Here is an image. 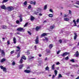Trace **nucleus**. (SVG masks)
Instances as JSON below:
<instances>
[{"mask_svg":"<svg viewBox=\"0 0 79 79\" xmlns=\"http://www.w3.org/2000/svg\"><path fill=\"white\" fill-rule=\"evenodd\" d=\"M28 24V23H25V24L24 25V27H26L27 26V25Z\"/></svg>","mask_w":79,"mask_h":79,"instance_id":"obj_39","label":"nucleus"},{"mask_svg":"<svg viewBox=\"0 0 79 79\" xmlns=\"http://www.w3.org/2000/svg\"><path fill=\"white\" fill-rule=\"evenodd\" d=\"M47 59H48L47 57H46L44 59V60L46 61V60H47Z\"/></svg>","mask_w":79,"mask_h":79,"instance_id":"obj_57","label":"nucleus"},{"mask_svg":"<svg viewBox=\"0 0 79 79\" xmlns=\"http://www.w3.org/2000/svg\"><path fill=\"white\" fill-rule=\"evenodd\" d=\"M14 52H15V51H11L10 52L11 54H13L14 53Z\"/></svg>","mask_w":79,"mask_h":79,"instance_id":"obj_48","label":"nucleus"},{"mask_svg":"<svg viewBox=\"0 0 79 79\" xmlns=\"http://www.w3.org/2000/svg\"><path fill=\"white\" fill-rule=\"evenodd\" d=\"M47 8V5H45L44 7V10H46Z\"/></svg>","mask_w":79,"mask_h":79,"instance_id":"obj_31","label":"nucleus"},{"mask_svg":"<svg viewBox=\"0 0 79 79\" xmlns=\"http://www.w3.org/2000/svg\"><path fill=\"white\" fill-rule=\"evenodd\" d=\"M12 65H13V66H15V64H16V63H15V62L14 61H13L12 62Z\"/></svg>","mask_w":79,"mask_h":79,"instance_id":"obj_35","label":"nucleus"},{"mask_svg":"<svg viewBox=\"0 0 79 79\" xmlns=\"http://www.w3.org/2000/svg\"><path fill=\"white\" fill-rule=\"evenodd\" d=\"M59 78H60V77H62V76L61 75V74H59V77H58Z\"/></svg>","mask_w":79,"mask_h":79,"instance_id":"obj_41","label":"nucleus"},{"mask_svg":"<svg viewBox=\"0 0 79 79\" xmlns=\"http://www.w3.org/2000/svg\"><path fill=\"white\" fill-rule=\"evenodd\" d=\"M36 9L37 11H42V9L40 7L37 8Z\"/></svg>","mask_w":79,"mask_h":79,"instance_id":"obj_13","label":"nucleus"},{"mask_svg":"<svg viewBox=\"0 0 79 79\" xmlns=\"http://www.w3.org/2000/svg\"><path fill=\"white\" fill-rule=\"evenodd\" d=\"M24 66V64H21L20 65H19V69H23V68Z\"/></svg>","mask_w":79,"mask_h":79,"instance_id":"obj_6","label":"nucleus"},{"mask_svg":"<svg viewBox=\"0 0 79 79\" xmlns=\"http://www.w3.org/2000/svg\"><path fill=\"white\" fill-rule=\"evenodd\" d=\"M22 60L23 59V60H26V57L25 56H23L22 57Z\"/></svg>","mask_w":79,"mask_h":79,"instance_id":"obj_25","label":"nucleus"},{"mask_svg":"<svg viewBox=\"0 0 79 79\" xmlns=\"http://www.w3.org/2000/svg\"><path fill=\"white\" fill-rule=\"evenodd\" d=\"M45 40H47V41L48 40V38L45 37Z\"/></svg>","mask_w":79,"mask_h":79,"instance_id":"obj_53","label":"nucleus"},{"mask_svg":"<svg viewBox=\"0 0 79 79\" xmlns=\"http://www.w3.org/2000/svg\"><path fill=\"white\" fill-rule=\"evenodd\" d=\"M69 14H70V15H71V14H72V12H71V11L70 10H69Z\"/></svg>","mask_w":79,"mask_h":79,"instance_id":"obj_43","label":"nucleus"},{"mask_svg":"<svg viewBox=\"0 0 79 79\" xmlns=\"http://www.w3.org/2000/svg\"><path fill=\"white\" fill-rule=\"evenodd\" d=\"M70 61H71V62H72V63H74L75 62V61H74V59H73L72 60H70Z\"/></svg>","mask_w":79,"mask_h":79,"instance_id":"obj_36","label":"nucleus"},{"mask_svg":"<svg viewBox=\"0 0 79 79\" xmlns=\"http://www.w3.org/2000/svg\"><path fill=\"white\" fill-rule=\"evenodd\" d=\"M28 33L29 34V35H31V32H30V31H28Z\"/></svg>","mask_w":79,"mask_h":79,"instance_id":"obj_51","label":"nucleus"},{"mask_svg":"<svg viewBox=\"0 0 79 79\" xmlns=\"http://www.w3.org/2000/svg\"><path fill=\"white\" fill-rule=\"evenodd\" d=\"M74 66H76V67H78V66H78V65H77V64L74 65Z\"/></svg>","mask_w":79,"mask_h":79,"instance_id":"obj_59","label":"nucleus"},{"mask_svg":"<svg viewBox=\"0 0 79 79\" xmlns=\"http://www.w3.org/2000/svg\"><path fill=\"white\" fill-rule=\"evenodd\" d=\"M7 45H10V41H7Z\"/></svg>","mask_w":79,"mask_h":79,"instance_id":"obj_45","label":"nucleus"},{"mask_svg":"<svg viewBox=\"0 0 79 79\" xmlns=\"http://www.w3.org/2000/svg\"><path fill=\"white\" fill-rule=\"evenodd\" d=\"M24 5H27V1H25L24 3Z\"/></svg>","mask_w":79,"mask_h":79,"instance_id":"obj_40","label":"nucleus"},{"mask_svg":"<svg viewBox=\"0 0 79 79\" xmlns=\"http://www.w3.org/2000/svg\"><path fill=\"white\" fill-rule=\"evenodd\" d=\"M30 3H31V5H33V2L32 1H31L30 2Z\"/></svg>","mask_w":79,"mask_h":79,"instance_id":"obj_55","label":"nucleus"},{"mask_svg":"<svg viewBox=\"0 0 79 79\" xmlns=\"http://www.w3.org/2000/svg\"><path fill=\"white\" fill-rule=\"evenodd\" d=\"M53 44H50L49 45V48L50 49H51L52 48V47H53Z\"/></svg>","mask_w":79,"mask_h":79,"instance_id":"obj_26","label":"nucleus"},{"mask_svg":"<svg viewBox=\"0 0 79 79\" xmlns=\"http://www.w3.org/2000/svg\"><path fill=\"white\" fill-rule=\"evenodd\" d=\"M49 11H50V12H51L52 13H53V10H52V9H49Z\"/></svg>","mask_w":79,"mask_h":79,"instance_id":"obj_38","label":"nucleus"},{"mask_svg":"<svg viewBox=\"0 0 79 79\" xmlns=\"http://www.w3.org/2000/svg\"><path fill=\"white\" fill-rule=\"evenodd\" d=\"M27 69H30V67L28 66L27 67Z\"/></svg>","mask_w":79,"mask_h":79,"instance_id":"obj_64","label":"nucleus"},{"mask_svg":"<svg viewBox=\"0 0 79 79\" xmlns=\"http://www.w3.org/2000/svg\"><path fill=\"white\" fill-rule=\"evenodd\" d=\"M39 56L40 57H41L42 56V55H41V54H39Z\"/></svg>","mask_w":79,"mask_h":79,"instance_id":"obj_63","label":"nucleus"},{"mask_svg":"<svg viewBox=\"0 0 79 79\" xmlns=\"http://www.w3.org/2000/svg\"><path fill=\"white\" fill-rule=\"evenodd\" d=\"M1 54L2 55H5V52L3 50H2L1 51Z\"/></svg>","mask_w":79,"mask_h":79,"instance_id":"obj_18","label":"nucleus"},{"mask_svg":"<svg viewBox=\"0 0 79 79\" xmlns=\"http://www.w3.org/2000/svg\"><path fill=\"white\" fill-rule=\"evenodd\" d=\"M0 67L1 69L3 70V71H5V73H6V68L4 67L3 66H1Z\"/></svg>","mask_w":79,"mask_h":79,"instance_id":"obj_3","label":"nucleus"},{"mask_svg":"<svg viewBox=\"0 0 79 79\" xmlns=\"http://www.w3.org/2000/svg\"><path fill=\"white\" fill-rule=\"evenodd\" d=\"M74 5V6H75L77 8H79V6H76V5Z\"/></svg>","mask_w":79,"mask_h":79,"instance_id":"obj_61","label":"nucleus"},{"mask_svg":"<svg viewBox=\"0 0 79 79\" xmlns=\"http://www.w3.org/2000/svg\"><path fill=\"white\" fill-rule=\"evenodd\" d=\"M60 64V62H57L56 63V64L57 65H58V64Z\"/></svg>","mask_w":79,"mask_h":79,"instance_id":"obj_50","label":"nucleus"},{"mask_svg":"<svg viewBox=\"0 0 79 79\" xmlns=\"http://www.w3.org/2000/svg\"><path fill=\"white\" fill-rule=\"evenodd\" d=\"M59 42H60V44H61V43L62 42V40H59Z\"/></svg>","mask_w":79,"mask_h":79,"instance_id":"obj_47","label":"nucleus"},{"mask_svg":"<svg viewBox=\"0 0 79 79\" xmlns=\"http://www.w3.org/2000/svg\"><path fill=\"white\" fill-rule=\"evenodd\" d=\"M76 22H77V23H79V19H78L77 20Z\"/></svg>","mask_w":79,"mask_h":79,"instance_id":"obj_56","label":"nucleus"},{"mask_svg":"<svg viewBox=\"0 0 79 79\" xmlns=\"http://www.w3.org/2000/svg\"><path fill=\"white\" fill-rule=\"evenodd\" d=\"M45 70H46V71H50V70L49 69V67H48V66H47L45 68Z\"/></svg>","mask_w":79,"mask_h":79,"instance_id":"obj_22","label":"nucleus"},{"mask_svg":"<svg viewBox=\"0 0 79 79\" xmlns=\"http://www.w3.org/2000/svg\"><path fill=\"white\" fill-rule=\"evenodd\" d=\"M54 73L55 74V76H56V74H57V73H58V71H57L56 70H55L54 71Z\"/></svg>","mask_w":79,"mask_h":79,"instance_id":"obj_28","label":"nucleus"},{"mask_svg":"<svg viewBox=\"0 0 79 79\" xmlns=\"http://www.w3.org/2000/svg\"><path fill=\"white\" fill-rule=\"evenodd\" d=\"M52 70H54V69H55V64L52 65Z\"/></svg>","mask_w":79,"mask_h":79,"instance_id":"obj_21","label":"nucleus"},{"mask_svg":"<svg viewBox=\"0 0 79 79\" xmlns=\"http://www.w3.org/2000/svg\"><path fill=\"white\" fill-rule=\"evenodd\" d=\"M8 1V0H3L2 3H5Z\"/></svg>","mask_w":79,"mask_h":79,"instance_id":"obj_34","label":"nucleus"},{"mask_svg":"<svg viewBox=\"0 0 79 79\" xmlns=\"http://www.w3.org/2000/svg\"><path fill=\"white\" fill-rule=\"evenodd\" d=\"M15 34L16 35V34H18L19 35H20L21 34L19 32H17L16 33H15Z\"/></svg>","mask_w":79,"mask_h":79,"instance_id":"obj_44","label":"nucleus"},{"mask_svg":"<svg viewBox=\"0 0 79 79\" xmlns=\"http://www.w3.org/2000/svg\"><path fill=\"white\" fill-rule=\"evenodd\" d=\"M28 61H31L33 59V58H34V57L31 56H28Z\"/></svg>","mask_w":79,"mask_h":79,"instance_id":"obj_2","label":"nucleus"},{"mask_svg":"<svg viewBox=\"0 0 79 79\" xmlns=\"http://www.w3.org/2000/svg\"><path fill=\"white\" fill-rule=\"evenodd\" d=\"M17 31H23L24 32V31H25V29H23V28H22V27H19L18 28H17Z\"/></svg>","mask_w":79,"mask_h":79,"instance_id":"obj_4","label":"nucleus"},{"mask_svg":"<svg viewBox=\"0 0 79 79\" xmlns=\"http://www.w3.org/2000/svg\"><path fill=\"white\" fill-rule=\"evenodd\" d=\"M39 37L37 36L36 40H35V42L36 44H39Z\"/></svg>","mask_w":79,"mask_h":79,"instance_id":"obj_5","label":"nucleus"},{"mask_svg":"<svg viewBox=\"0 0 79 79\" xmlns=\"http://www.w3.org/2000/svg\"><path fill=\"white\" fill-rule=\"evenodd\" d=\"M24 73H30L31 72V70H24Z\"/></svg>","mask_w":79,"mask_h":79,"instance_id":"obj_7","label":"nucleus"},{"mask_svg":"<svg viewBox=\"0 0 79 79\" xmlns=\"http://www.w3.org/2000/svg\"><path fill=\"white\" fill-rule=\"evenodd\" d=\"M74 34L75 35L74 37V40H76V38H77V33H74Z\"/></svg>","mask_w":79,"mask_h":79,"instance_id":"obj_14","label":"nucleus"},{"mask_svg":"<svg viewBox=\"0 0 79 79\" xmlns=\"http://www.w3.org/2000/svg\"><path fill=\"white\" fill-rule=\"evenodd\" d=\"M60 51H59L57 52V54H58L60 53Z\"/></svg>","mask_w":79,"mask_h":79,"instance_id":"obj_54","label":"nucleus"},{"mask_svg":"<svg viewBox=\"0 0 79 79\" xmlns=\"http://www.w3.org/2000/svg\"><path fill=\"white\" fill-rule=\"evenodd\" d=\"M15 47L17 49L16 50L15 53L16 54H17V53H18V52H19V53H20V50H21V48H20V47L19 46H16Z\"/></svg>","mask_w":79,"mask_h":79,"instance_id":"obj_1","label":"nucleus"},{"mask_svg":"<svg viewBox=\"0 0 79 79\" xmlns=\"http://www.w3.org/2000/svg\"><path fill=\"white\" fill-rule=\"evenodd\" d=\"M28 9H30V8H31V5H29L28 6Z\"/></svg>","mask_w":79,"mask_h":79,"instance_id":"obj_46","label":"nucleus"},{"mask_svg":"<svg viewBox=\"0 0 79 79\" xmlns=\"http://www.w3.org/2000/svg\"><path fill=\"white\" fill-rule=\"evenodd\" d=\"M50 29H54V28H55V26H51L50 27Z\"/></svg>","mask_w":79,"mask_h":79,"instance_id":"obj_33","label":"nucleus"},{"mask_svg":"<svg viewBox=\"0 0 79 79\" xmlns=\"http://www.w3.org/2000/svg\"><path fill=\"white\" fill-rule=\"evenodd\" d=\"M47 35V33H44L41 35V37H43V36H45V35Z\"/></svg>","mask_w":79,"mask_h":79,"instance_id":"obj_15","label":"nucleus"},{"mask_svg":"<svg viewBox=\"0 0 79 79\" xmlns=\"http://www.w3.org/2000/svg\"><path fill=\"white\" fill-rule=\"evenodd\" d=\"M35 3H36V2H33V4L34 5H35Z\"/></svg>","mask_w":79,"mask_h":79,"instance_id":"obj_58","label":"nucleus"},{"mask_svg":"<svg viewBox=\"0 0 79 79\" xmlns=\"http://www.w3.org/2000/svg\"><path fill=\"white\" fill-rule=\"evenodd\" d=\"M26 55H30V52H29V50H28L27 52H25Z\"/></svg>","mask_w":79,"mask_h":79,"instance_id":"obj_19","label":"nucleus"},{"mask_svg":"<svg viewBox=\"0 0 79 79\" xmlns=\"http://www.w3.org/2000/svg\"><path fill=\"white\" fill-rule=\"evenodd\" d=\"M16 23H17V24H19V21L17 20L16 22Z\"/></svg>","mask_w":79,"mask_h":79,"instance_id":"obj_49","label":"nucleus"},{"mask_svg":"<svg viewBox=\"0 0 79 79\" xmlns=\"http://www.w3.org/2000/svg\"><path fill=\"white\" fill-rule=\"evenodd\" d=\"M48 16L49 17H50V18H52L53 17V14H49L48 15Z\"/></svg>","mask_w":79,"mask_h":79,"instance_id":"obj_29","label":"nucleus"},{"mask_svg":"<svg viewBox=\"0 0 79 79\" xmlns=\"http://www.w3.org/2000/svg\"><path fill=\"white\" fill-rule=\"evenodd\" d=\"M79 52L77 51L76 53L74 55V56H76V57H78L79 56Z\"/></svg>","mask_w":79,"mask_h":79,"instance_id":"obj_9","label":"nucleus"},{"mask_svg":"<svg viewBox=\"0 0 79 79\" xmlns=\"http://www.w3.org/2000/svg\"><path fill=\"white\" fill-rule=\"evenodd\" d=\"M64 16V17H68V15H65Z\"/></svg>","mask_w":79,"mask_h":79,"instance_id":"obj_62","label":"nucleus"},{"mask_svg":"<svg viewBox=\"0 0 79 79\" xmlns=\"http://www.w3.org/2000/svg\"><path fill=\"white\" fill-rule=\"evenodd\" d=\"M7 9L9 11H12L13 10V8L11 6H9L7 8Z\"/></svg>","mask_w":79,"mask_h":79,"instance_id":"obj_8","label":"nucleus"},{"mask_svg":"<svg viewBox=\"0 0 79 79\" xmlns=\"http://www.w3.org/2000/svg\"><path fill=\"white\" fill-rule=\"evenodd\" d=\"M1 7L2 9H3V10H6V7L5 6V5H2L1 6Z\"/></svg>","mask_w":79,"mask_h":79,"instance_id":"obj_11","label":"nucleus"},{"mask_svg":"<svg viewBox=\"0 0 79 79\" xmlns=\"http://www.w3.org/2000/svg\"><path fill=\"white\" fill-rule=\"evenodd\" d=\"M69 53H68L67 52H65L62 55H61V56H65L67 55H68Z\"/></svg>","mask_w":79,"mask_h":79,"instance_id":"obj_10","label":"nucleus"},{"mask_svg":"<svg viewBox=\"0 0 79 79\" xmlns=\"http://www.w3.org/2000/svg\"><path fill=\"white\" fill-rule=\"evenodd\" d=\"M73 22L74 24V25H73L74 26H77V25H76V22L75 20H73Z\"/></svg>","mask_w":79,"mask_h":79,"instance_id":"obj_20","label":"nucleus"},{"mask_svg":"<svg viewBox=\"0 0 79 79\" xmlns=\"http://www.w3.org/2000/svg\"><path fill=\"white\" fill-rule=\"evenodd\" d=\"M39 29H40V27L38 26L37 27H36L35 28L36 31H37L39 30Z\"/></svg>","mask_w":79,"mask_h":79,"instance_id":"obj_24","label":"nucleus"},{"mask_svg":"<svg viewBox=\"0 0 79 79\" xmlns=\"http://www.w3.org/2000/svg\"><path fill=\"white\" fill-rule=\"evenodd\" d=\"M55 75H53L52 77V79H54V78H55Z\"/></svg>","mask_w":79,"mask_h":79,"instance_id":"obj_52","label":"nucleus"},{"mask_svg":"<svg viewBox=\"0 0 79 79\" xmlns=\"http://www.w3.org/2000/svg\"><path fill=\"white\" fill-rule=\"evenodd\" d=\"M22 21H23V19H22V18L20 17V22H22Z\"/></svg>","mask_w":79,"mask_h":79,"instance_id":"obj_42","label":"nucleus"},{"mask_svg":"<svg viewBox=\"0 0 79 79\" xmlns=\"http://www.w3.org/2000/svg\"><path fill=\"white\" fill-rule=\"evenodd\" d=\"M69 19L68 18H66L64 19V21H69Z\"/></svg>","mask_w":79,"mask_h":79,"instance_id":"obj_30","label":"nucleus"},{"mask_svg":"<svg viewBox=\"0 0 79 79\" xmlns=\"http://www.w3.org/2000/svg\"><path fill=\"white\" fill-rule=\"evenodd\" d=\"M23 63V59L21 58L19 61V63L22 64Z\"/></svg>","mask_w":79,"mask_h":79,"instance_id":"obj_17","label":"nucleus"},{"mask_svg":"<svg viewBox=\"0 0 79 79\" xmlns=\"http://www.w3.org/2000/svg\"><path fill=\"white\" fill-rule=\"evenodd\" d=\"M6 60V59L2 58L0 62L1 63H3V62H4V61H5Z\"/></svg>","mask_w":79,"mask_h":79,"instance_id":"obj_12","label":"nucleus"},{"mask_svg":"<svg viewBox=\"0 0 79 79\" xmlns=\"http://www.w3.org/2000/svg\"><path fill=\"white\" fill-rule=\"evenodd\" d=\"M34 19V17L32 16H31V20L33 21Z\"/></svg>","mask_w":79,"mask_h":79,"instance_id":"obj_27","label":"nucleus"},{"mask_svg":"<svg viewBox=\"0 0 79 79\" xmlns=\"http://www.w3.org/2000/svg\"><path fill=\"white\" fill-rule=\"evenodd\" d=\"M16 38L14 37L13 38V41H14V43L15 44H16Z\"/></svg>","mask_w":79,"mask_h":79,"instance_id":"obj_16","label":"nucleus"},{"mask_svg":"<svg viewBox=\"0 0 79 79\" xmlns=\"http://www.w3.org/2000/svg\"><path fill=\"white\" fill-rule=\"evenodd\" d=\"M36 47H37V46H35V50H37Z\"/></svg>","mask_w":79,"mask_h":79,"instance_id":"obj_60","label":"nucleus"},{"mask_svg":"<svg viewBox=\"0 0 79 79\" xmlns=\"http://www.w3.org/2000/svg\"><path fill=\"white\" fill-rule=\"evenodd\" d=\"M18 54L17 56V58H18L20 56V52H18Z\"/></svg>","mask_w":79,"mask_h":79,"instance_id":"obj_23","label":"nucleus"},{"mask_svg":"<svg viewBox=\"0 0 79 79\" xmlns=\"http://www.w3.org/2000/svg\"><path fill=\"white\" fill-rule=\"evenodd\" d=\"M69 59V57H68V56H67V57H66L65 58V60H68Z\"/></svg>","mask_w":79,"mask_h":79,"instance_id":"obj_37","label":"nucleus"},{"mask_svg":"<svg viewBox=\"0 0 79 79\" xmlns=\"http://www.w3.org/2000/svg\"><path fill=\"white\" fill-rule=\"evenodd\" d=\"M2 28L4 29H5L7 28V27H6V26H3L2 27Z\"/></svg>","mask_w":79,"mask_h":79,"instance_id":"obj_32","label":"nucleus"}]
</instances>
